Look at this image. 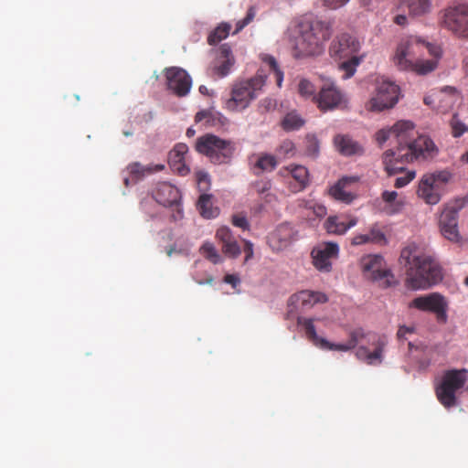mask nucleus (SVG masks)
Masks as SVG:
<instances>
[{
    "label": "nucleus",
    "instance_id": "20",
    "mask_svg": "<svg viewBox=\"0 0 468 468\" xmlns=\"http://www.w3.org/2000/svg\"><path fill=\"white\" fill-rule=\"evenodd\" d=\"M457 100V93L451 89L450 91L446 90H431L424 97L423 101L426 105L435 109L438 114L444 115L448 114L449 110L452 108Z\"/></svg>",
    "mask_w": 468,
    "mask_h": 468
},
{
    "label": "nucleus",
    "instance_id": "35",
    "mask_svg": "<svg viewBox=\"0 0 468 468\" xmlns=\"http://www.w3.org/2000/svg\"><path fill=\"white\" fill-rule=\"evenodd\" d=\"M398 193L396 191H384L382 199L390 207L389 213H398L402 209L403 202L397 201Z\"/></svg>",
    "mask_w": 468,
    "mask_h": 468
},
{
    "label": "nucleus",
    "instance_id": "22",
    "mask_svg": "<svg viewBox=\"0 0 468 468\" xmlns=\"http://www.w3.org/2000/svg\"><path fill=\"white\" fill-rule=\"evenodd\" d=\"M358 222L356 217L348 213L329 216L324 222V229L328 234L344 235Z\"/></svg>",
    "mask_w": 468,
    "mask_h": 468
},
{
    "label": "nucleus",
    "instance_id": "27",
    "mask_svg": "<svg viewBox=\"0 0 468 468\" xmlns=\"http://www.w3.org/2000/svg\"><path fill=\"white\" fill-rule=\"evenodd\" d=\"M334 144L336 150L345 156L364 154V148L358 143L354 142L349 135L336 134L334 138Z\"/></svg>",
    "mask_w": 468,
    "mask_h": 468
},
{
    "label": "nucleus",
    "instance_id": "7",
    "mask_svg": "<svg viewBox=\"0 0 468 468\" xmlns=\"http://www.w3.org/2000/svg\"><path fill=\"white\" fill-rule=\"evenodd\" d=\"M468 379L466 369L447 370L435 388V393L440 403L446 409L457 405V392L463 388Z\"/></svg>",
    "mask_w": 468,
    "mask_h": 468
},
{
    "label": "nucleus",
    "instance_id": "51",
    "mask_svg": "<svg viewBox=\"0 0 468 468\" xmlns=\"http://www.w3.org/2000/svg\"><path fill=\"white\" fill-rule=\"evenodd\" d=\"M414 328L413 327H408L405 325H402L399 328L397 332V336L399 340H406L407 335L413 334Z\"/></svg>",
    "mask_w": 468,
    "mask_h": 468
},
{
    "label": "nucleus",
    "instance_id": "4",
    "mask_svg": "<svg viewBox=\"0 0 468 468\" xmlns=\"http://www.w3.org/2000/svg\"><path fill=\"white\" fill-rule=\"evenodd\" d=\"M399 261L406 268L407 286L413 290L430 288L442 280L439 263L415 243L402 249Z\"/></svg>",
    "mask_w": 468,
    "mask_h": 468
},
{
    "label": "nucleus",
    "instance_id": "46",
    "mask_svg": "<svg viewBox=\"0 0 468 468\" xmlns=\"http://www.w3.org/2000/svg\"><path fill=\"white\" fill-rule=\"evenodd\" d=\"M276 106V101L271 99H264L261 101L260 109L261 113L264 114L266 112H270L272 109H274Z\"/></svg>",
    "mask_w": 468,
    "mask_h": 468
},
{
    "label": "nucleus",
    "instance_id": "29",
    "mask_svg": "<svg viewBox=\"0 0 468 468\" xmlns=\"http://www.w3.org/2000/svg\"><path fill=\"white\" fill-rule=\"evenodd\" d=\"M163 165H143L139 162H134L127 166V170L134 183L143 179L145 176L163 170Z\"/></svg>",
    "mask_w": 468,
    "mask_h": 468
},
{
    "label": "nucleus",
    "instance_id": "62",
    "mask_svg": "<svg viewBox=\"0 0 468 468\" xmlns=\"http://www.w3.org/2000/svg\"><path fill=\"white\" fill-rule=\"evenodd\" d=\"M195 134V131L192 129V128H188L187 131H186V135L188 137H191Z\"/></svg>",
    "mask_w": 468,
    "mask_h": 468
},
{
    "label": "nucleus",
    "instance_id": "12",
    "mask_svg": "<svg viewBox=\"0 0 468 468\" xmlns=\"http://www.w3.org/2000/svg\"><path fill=\"white\" fill-rule=\"evenodd\" d=\"M153 198L164 207L173 208L172 219L176 221L183 218L181 207V193L175 186L161 182L158 183L152 193Z\"/></svg>",
    "mask_w": 468,
    "mask_h": 468
},
{
    "label": "nucleus",
    "instance_id": "24",
    "mask_svg": "<svg viewBox=\"0 0 468 468\" xmlns=\"http://www.w3.org/2000/svg\"><path fill=\"white\" fill-rule=\"evenodd\" d=\"M417 195L426 204L436 205L441 198L442 190L439 184H434L433 177L423 175L419 183Z\"/></svg>",
    "mask_w": 468,
    "mask_h": 468
},
{
    "label": "nucleus",
    "instance_id": "23",
    "mask_svg": "<svg viewBox=\"0 0 468 468\" xmlns=\"http://www.w3.org/2000/svg\"><path fill=\"white\" fill-rule=\"evenodd\" d=\"M234 61L230 47L228 44L221 45L218 50V56L210 68V75L217 78L228 76Z\"/></svg>",
    "mask_w": 468,
    "mask_h": 468
},
{
    "label": "nucleus",
    "instance_id": "47",
    "mask_svg": "<svg viewBox=\"0 0 468 468\" xmlns=\"http://www.w3.org/2000/svg\"><path fill=\"white\" fill-rule=\"evenodd\" d=\"M232 224L242 229H247L249 228V222L244 216L234 215L232 217Z\"/></svg>",
    "mask_w": 468,
    "mask_h": 468
},
{
    "label": "nucleus",
    "instance_id": "44",
    "mask_svg": "<svg viewBox=\"0 0 468 468\" xmlns=\"http://www.w3.org/2000/svg\"><path fill=\"white\" fill-rule=\"evenodd\" d=\"M369 242L382 243L386 240L384 233L377 227H372L368 234H367Z\"/></svg>",
    "mask_w": 468,
    "mask_h": 468
},
{
    "label": "nucleus",
    "instance_id": "42",
    "mask_svg": "<svg viewBox=\"0 0 468 468\" xmlns=\"http://www.w3.org/2000/svg\"><path fill=\"white\" fill-rule=\"evenodd\" d=\"M452 134L457 138L462 136L464 133L468 132V126L458 119H452L451 121Z\"/></svg>",
    "mask_w": 468,
    "mask_h": 468
},
{
    "label": "nucleus",
    "instance_id": "39",
    "mask_svg": "<svg viewBox=\"0 0 468 468\" xmlns=\"http://www.w3.org/2000/svg\"><path fill=\"white\" fill-rule=\"evenodd\" d=\"M304 124L303 119H282L281 127L286 132H292L301 129Z\"/></svg>",
    "mask_w": 468,
    "mask_h": 468
},
{
    "label": "nucleus",
    "instance_id": "41",
    "mask_svg": "<svg viewBox=\"0 0 468 468\" xmlns=\"http://www.w3.org/2000/svg\"><path fill=\"white\" fill-rule=\"evenodd\" d=\"M424 176H430L433 177L434 184H439V186H441V190L443 186L447 184L451 178V173L445 170L425 174Z\"/></svg>",
    "mask_w": 468,
    "mask_h": 468
},
{
    "label": "nucleus",
    "instance_id": "33",
    "mask_svg": "<svg viewBox=\"0 0 468 468\" xmlns=\"http://www.w3.org/2000/svg\"><path fill=\"white\" fill-rule=\"evenodd\" d=\"M364 58L365 55L350 57L345 58L344 61L339 64V69L345 71V79H348L355 74L356 67L362 62Z\"/></svg>",
    "mask_w": 468,
    "mask_h": 468
},
{
    "label": "nucleus",
    "instance_id": "48",
    "mask_svg": "<svg viewBox=\"0 0 468 468\" xmlns=\"http://www.w3.org/2000/svg\"><path fill=\"white\" fill-rule=\"evenodd\" d=\"M279 151H280V153H282V154H283L285 155L293 154L294 144L291 141H284L280 145Z\"/></svg>",
    "mask_w": 468,
    "mask_h": 468
},
{
    "label": "nucleus",
    "instance_id": "6",
    "mask_svg": "<svg viewBox=\"0 0 468 468\" xmlns=\"http://www.w3.org/2000/svg\"><path fill=\"white\" fill-rule=\"evenodd\" d=\"M299 34L295 37L293 55L296 58L314 57L324 50V43L332 35L331 26L322 20L304 18L299 25Z\"/></svg>",
    "mask_w": 468,
    "mask_h": 468
},
{
    "label": "nucleus",
    "instance_id": "17",
    "mask_svg": "<svg viewBox=\"0 0 468 468\" xmlns=\"http://www.w3.org/2000/svg\"><path fill=\"white\" fill-rule=\"evenodd\" d=\"M279 175L287 179L286 183L292 193L304 190L310 183L308 169L301 165L283 166Z\"/></svg>",
    "mask_w": 468,
    "mask_h": 468
},
{
    "label": "nucleus",
    "instance_id": "16",
    "mask_svg": "<svg viewBox=\"0 0 468 468\" xmlns=\"http://www.w3.org/2000/svg\"><path fill=\"white\" fill-rule=\"evenodd\" d=\"M166 86L177 97H184L190 91L192 80L189 74L178 67L167 68L165 70Z\"/></svg>",
    "mask_w": 468,
    "mask_h": 468
},
{
    "label": "nucleus",
    "instance_id": "2",
    "mask_svg": "<svg viewBox=\"0 0 468 468\" xmlns=\"http://www.w3.org/2000/svg\"><path fill=\"white\" fill-rule=\"evenodd\" d=\"M297 324L303 327L308 340L322 349L346 352L355 348L363 340H367L374 350L370 351L368 347L361 346L357 348L356 356L371 366L380 365L383 362L384 350L388 345V337L384 335L366 333L362 328H356L349 333V340L346 343L334 344L317 335L313 319L299 316Z\"/></svg>",
    "mask_w": 468,
    "mask_h": 468
},
{
    "label": "nucleus",
    "instance_id": "30",
    "mask_svg": "<svg viewBox=\"0 0 468 468\" xmlns=\"http://www.w3.org/2000/svg\"><path fill=\"white\" fill-rule=\"evenodd\" d=\"M409 15L412 17H422L432 10L431 0H407Z\"/></svg>",
    "mask_w": 468,
    "mask_h": 468
},
{
    "label": "nucleus",
    "instance_id": "18",
    "mask_svg": "<svg viewBox=\"0 0 468 468\" xmlns=\"http://www.w3.org/2000/svg\"><path fill=\"white\" fill-rule=\"evenodd\" d=\"M339 247L335 242H325L313 249L311 256L314 266L320 271L332 270L331 260L338 256Z\"/></svg>",
    "mask_w": 468,
    "mask_h": 468
},
{
    "label": "nucleus",
    "instance_id": "50",
    "mask_svg": "<svg viewBox=\"0 0 468 468\" xmlns=\"http://www.w3.org/2000/svg\"><path fill=\"white\" fill-rule=\"evenodd\" d=\"M367 243H369V239L367 234H357L351 239V244L353 246H359Z\"/></svg>",
    "mask_w": 468,
    "mask_h": 468
},
{
    "label": "nucleus",
    "instance_id": "43",
    "mask_svg": "<svg viewBox=\"0 0 468 468\" xmlns=\"http://www.w3.org/2000/svg\"><path fill=\"white\" fill-rule=\"evenodd\" d=\"M298 90H299L300 94L304 97L312 96L314 92V85L312 84V82H310L307 80H302L299 82Z\"/></svg>",
    "mask_w": 468,
    "mask_h": 468
},
{
    "label": "nucleus",
    "instance_id": "1",
    "mask_svg": "<svg viewBox=\"0 0 468 468\" xmlns=\"http://www.w3.org/2000/svg\"><path fill=\"white\" fill-rule=\"evenodd\" d=\"M415 133L414 123L404 119L376 133V140L380 145L390 139L399 144L396 149L387 150L382 156L385 170L389 176L403 171L406 164L415 160H431L438 155L439 148L429 136L422 134L414 138Z\"/></svg>",
    "mask_w": 468,
    "mask_h": 468
},
{
    "label": "nucleus",
    "instance_id": "34",
    "mask_svg": "<svg viewBox=\"0 0 468 468\" xmlns=\"http://www.w3.org/2000/svg\"><path fill=\"white\" fill-rule=\"evenodd\" d=\"M230 25L228 23H222L217 27L207 37V42L210 45H216L221 40L225 39L230 31Z\"/></svg>",
    "mask_w": 468,
    "mask_h": 468
},
{
    "label": "nucleus",
    "instance_id": "37",
    "mask_svg": "<svg viewBox=\"0 0 468 468\" xmlns=\"http://www.w3.org/2000/svg\"><path fill=\"white\" fill-rule=\"evenodd\" d=\"M200 251L207 260L214 264L219 263L221 261L219 253L216 250L215 246L210 242H205L201 246Z\"/></svg>",
    "mask_w": 468,
    "mask_h": 468
},
{
    "label": "nucleus",
    "instance_id": "9",
    "mask_svg": "<svg viewBox=\"0 0 468 468\" xmlns=\"http://www.w3.org/2000/svg\"><path fill=\"white\" fill-rule=\"evenodd\" d=\"M439 23L455 37L468 39V5L447 6L441 12Z\"/></svg>",
    "mask_w": 468,
    "mask_h": 468
},
{
    "label": "nucleus",
    "instance_id": "54",
    "mask_svg": "<svg viewBox=\"0 0 468 468\" xmlns=\"http://www.w3.org/2000/svg\"><path fill=\"white\" fill-rule=\"evenodd\" d=\"M243 250L245 252V262H247L253 257V244L249 240H245Z\"/></svg>",
    "mask_w": 468,
    "mask_h": 468
},
{
    "label": "nucleus",
    "instance_id": "63",
    "mask_svg": "<svg viewBox=\"0 0 468 468\" xmlns=\"http://www.w3.org/2000/svg\"><path fill=\"white\" fill-rule=\"evenodd\" d=\"M174 250L175 249L173 247H170L166 251L167 255L170 257L173 254Z\"/></svg>",
    "mask_w": 468,
    "mask_h": 468
},
{
    "label": "nucleus",
    "instance_id": "11",
    "mask_svg": "<svg viewBox=\"0 0 468 468\" xmlns=\"http://www.w3.org/2000/svg\"><path fill=\"white\" fill-rule=\"evenodd\" d=\"M361 268L364 276L377 282L380 287L388 288L395 284V277L387 268L380 255H367L361 259Z\"/></svg>",
    "mask_w": 468,
    "mask_h": 468
},
{
    "label": "nucleus",
    "instance_id": "32",
    "mask_svg": "<svg viewBox=\"0 0 468 468\" xmlns=\"http://www.w3.org/2000/svg\"><path fill=\"white\" fill-rule=\"evenodd\" d=\"M197 208L200 215L206 218H214L218 215V209L212 205L211 196L203 194L197 201Z\"/></svg>",
    "mask_w": 468,
    "mask_h": 468
},
{
    "label": "nucleus",
    "instance_id": "31",
    "mask_svg": "<svg viewBox=\"0 0 468 468\" xmlns=\"http://www.w3.org/2000/svg\"><path fill=\"white\" fill-rule=\"evenodd\" d=\"M292 238V229L287 225L279 226L271 235L270 241L271 244L278 242L277 249L286 247Z\"/></svg>",
    "mask_w": 468,
    "mask_h": 468
},
{
    "label": "nucleus",
    "instance_id": "13",
    "mask_svg": "<svg viewBox=\"0 0 468 468\" xmlns=\"http://www.w3.org/2000/svg\"><path fill=\"white\" fill-rule=\"evenodd\" d=\"M409 306L420 311L435 314L440 323H446L447 321L448 303L440 293L432 292L416 297L410 303Z\"/></svg>",
    "mask_w": 468,
    "mask_h": 468
},
{
    "label": "nucleus",
    "instance_id": "19",
    "mask_svg": "<svg viewBox=\"0 0 468 468\" xmlns=\"http://www.w3.org/2000/svg\"><path fill=\"white\" fill-rule=\"evenodd\" d=\"M460 207L447 205L440 217V229L441 234L452 242H459L461 236L458 230V213Z\"/></svg>",
    "mask_w": 468,
    "mask_h": 468
},
{
    "label": "nucleus",
    "instance_id": "25",
    "mask_svg": "<svg viewBox=\"0 0 468 468\" xmlns=\"http://www.w3.org/2000/svg\"><path fill=\"white\" fill-rule=\"evenodd\" d=\"M216 238L221 243L222 252L229 258H237L241 253L240 246L228 227H220L216 232Z\"/></svg>",
    "mask_w": 468,
    "mask_h": 468
},
{
    "label": "nucleus",
    "instance_id": "36",
    "mask_svg": "<svg viewBox=\"0 0 468 468\" xmlns=\"http://www.w3.org/2000/svg\"><path fill=\"white\" fill-rule=\"evenodd\" d=\"M276 165L277 160L275 156L267 154H261L255 164V167L259 168L261 171H271Z\"/></svg>",
    "mask_w": 468,
    "mask_h": 468
},
{
    "label": "nucleus",
    "instance_id": "45",
    "mask_svg": "<svg viewBox=\"0 0 468 468\" xmlns=\"http://www.w3.org/2000/svg\"><path fill=\"white\" fill-rule=\"evenodd\" d=\"M415 175L416 174L414 171H407L404 176H399L396 178L395 186L398 188L405 186L415 177Z\"/></svg>",
    "mask_w": 468,
    "mask_h": 468
},
{
    "label": "nucleus",
    "instance_id": "26",
    "mask_svg": "<svg viewBox=\"0 0 468 468\" xmlns=\"http://www.w3.org/2000/svg\"><path fill=\"white\" fill-rule=\"evenodd\" d=\"M188 151V147L185 144H177L169 152L168 163L170 167L180 176H186L190 169L185 164V155Z\"/></svg>",
    "mask_w": 468,
    "mask_h": 468
},
{
    "label": "nucleus",
    "instance_id": "64",
    "mask_svg": "<svg viewBox=\"0 0 468 468\" xmlns=\"http://www.w3.org/2000/svg\"><path fill=\"white\" fill-rule=\"evenodd\" d=\"M131 180H132V178L130 179L129 177H125V178H124V180H123L124 185H125L126 186H129V185H130V181H131Z\"/></svg>",
    "mask_w": 468,
    "mask_h": 468
},
{
    "label": "nucleus",
    "instance_id": "56",
    "mask_svg": "<svg viewBox=\"0 0 468 468\" xmlns=\"http://www.w3.org/2000/svg\"><path fill=\"white\" fill-rule=\"evenodd\" d=\"M394 22L399 26H405L408 23V18L405 15H397L394 17Z\"/></svg>",
    "mask_w": 468,
    "mask_h": 468
},
{
    "label": "nucleus",
    "instance_id": "53",
    "mask_svg": "<svg viewBox=\"0 0 468 468\" xmlns=\"http://www.w3.org/2000/svg\"><path fill=\"white\" fill-rule=\"evenodd\" d=\"M324 5L328 6L332 9H336L338 7L346 5L349 0H323Z\"/></svg>",
    "mask_w": 468,
    "mask_h": 468
},
{
    "label": "nucleus",
    "instance_id": "60",
    "mask_svg": "<svg viewBox=\"0 0 468 468\" xmlns=\"http://www.w3.org/2000/svg\"><path fill=\"white\" fill-rule=\"evenodd\" d=\"M196 282L200 284V285H203V284H212L213 282H214V278L209 275L207 277V279L205 281H201V280H196Z\"/></svg>",
    "mask_w": 468,
    "mask_h": 468
},
{
    "label": "nucleus",
    "instance_id": "14",
    "mask_svg": "<svg viewBox=\"0 0 468 468\" xmlns=\"http://www.w3.org/2000/svg\"><path fill=\"white\" fill-rule=\"evenodd\" d=\"M317 106L322 111L343 109L347 105V98L332 80H326L315 97Z\"/></svg>",
    "mask_w": 468,
    "mask_h": 468
},
{
    "label": "nucleus",
    "instance_id": "21",
    "mask_svg": "<svg viewBox=\"0 0 468 468\" xmlns=\"http://www.w3.org/2000/svg\"><path fill=\"white\" fill-rule=\"evenodd\" d=\"M327 296L320 292L301 291L292 294L288 301L289 307L295 310L305 311L315 303L327 302Z\"/></svg>",
    "mask_w": 468,
    "mask_h": 468
},
{
    "label": "nucleus",
    "instance_id": "15",
    "mask_svg": "<svg viewBox=\"0 0 468 468\" xmlns=\"http://www.w3.org/2000/svg\"><path fill=\"white\" fill-rule=\"evenodd\" d=\"M360 48L361 44L356 37L348 33H342L337 35L331 42L329 54L335 60H342L359 56Z\"/></svg>",
    "mask_w": 468,
    "mask_h": 468
},
{
    "label": "nucleus",
    "instance_id": "52",
    "mask_svg": "<svg viewBox=\"0 0 468 468\" xmlns=\"http://www.w3.org/2000/svg\"><path fill=\"white\" fill-rule=\"evenodd\" d=\"M311 210H313L314 214L318 218H323L327 213L326 207L318 203H314Z\"/></svg>",
    "mask_w": 468,
    "mask_h": 468
},
{
    "label": "nucleus",
    "instance_id": "58",
    "mask_svg": "<svg viewBox=\"0 0 468 468\" xmlns=\"http://www.w3.org/2000/svg\"><path fill=\"white\" fill-rule=\"evenodd\" d=\"M199 92L203 95L210 96L212 97L214 95L213 90H209L207 86L201 85L199 86Z\"/></svg>",
    "mask_w": 468,
    "mask_h": 468
},
{
    "label": "nucleus",
    "instance_id": "55",
    "mask_svg": "<svg viewBox=\"0 0 468 468\" xmlns=\"http://www.w3.org/2000/svg\"><path fill=\"white\" fill-rule=\"evenodd\" d=\"M224 282L226 283H229V284H231L232 287H236L239 282H240V280L239 278L235 275V274H227L225 277H224Z\"/></svg>",
    "mask_w": 468,
    "mask_h": 468
},
{
    "label": "nucleus",
    "instance_id": "5",
    "mask_svg": "<svg viewBox=\"0 0 468 468\" xmlns=\"http://www.w3.org/2000/svg\"><path fill=\"white\" fill-rule=\"evenodd\" d=\"M263 66L259 69L256 76L241 81L234 86L231 98L226 101V107L229 111H241L248 107L250 102L257 97V92L265 84L267 75L272 73L279 87L283 80V72L280 69L277 61L272 56H262Z\"/></svg>",
    "mask_w": 468,
    "mask_h": 468
},
{
    "label": "nucleus",
    "instance_id": "57",
    "mask_svg": "<svg viewBox=\"0 0 468 468\" xmlns=\"http://www.w3.org/2000/svg\"><path fill=\"white\" fill-rule=\"evenodd\" d=\"M314 204V202L312 200L303 199L300 201L299 207L311 210Z\"/></svg>",
    "mask_w": 468,
    "mask_h": 468
},
{
    "label": "nucleus",
    "instance_id": "59",
    "mask_svg": "<svg viewBox=\"0 0 468 468\" xmlns=\"http://www.w3.org/2000/svg\"><path fill=\"white\" fill-rule=\"evenodd\" d=\"M197 177L198 184L208 181V176L204 172H198L197 174Z\"/></svg>",
    "mask_w": 468,
    "mask_h": 468
},
{
    "label": "nucleus",
    "instance_id": "10",
    "mask_svg": "<svg viewBox=\"0 0 468 468\" xmlns=\"http://www.w3.org/2000/svg\"><path fill=\"white\" fill-rule=\"evenodd\" d=\"M400 97V88L393 81L383 80L378 83L376 95L367 102L366 108L373 113H379L393 108Z\"/></svg>",
    "mask_w": 468,
    "mask_h": 468
},
{
    "label": "nucleus",
    "instance_id": "61",
    "mask_svg": "<svg viewBox=\"0 0 468 468\" xmlns=\"http://www.w3.org/2000/svg\"><path fill=\"white\" fill-rule=\"evenodd\" d=\"M461 160L464 163H468V151L462 155Z\"/></svg>",
    "mask_w": 468,
    "mask_h": 468
},
{
    "label": "nucleus",
    "instance_id": "49",
    "mask_svg": "<svg viewBox=\"0 0 468 468\" xmlns=\"http://www.w3.org/2000/svg\"><path fill=\"white\" fill-rule=\"evenodd\" d=\"M271 184L270 181L261 180V181L256 182V184H255L256 191L259 194H264V193L268 192L271 189Z\"/></svg>",
    "mask_w": 468,
    "mask_h": 468
},
{
    "label": "nucleus",
    "instance_id": "8",
    "mask_svg": "<svg viewBox=\"0 0 468 468\" xmlns=\"http://www.w3.org/2000/svg\"><path fill=\"white\" fill-rule=\"evenodd\" d=\"M196 150L207 155L215 164L228 163L234 152L229 141L222 140L214 134L199 137L196 143Z\"/></svg>",
    "mask_w": 468,
    "mask_h": 468
},
{
    "label": "nucleus",
    "instance_id": "40",
    "mask_svg": "<svg viewBox=\"0 0 468 468\" xmlns=\"http://www.w3.org/2000/svg\"><path fill=\"white\" fill-rule=\"evenodd\" d=\"M255 16H256V8H255V6H250L247 11L246 16L243 19H240L236 23V29L234 31V34L239 33L245 27H247L250 23H251L253 21Z\"/></svg>",
    "mask_w": 468,
    "mask_h": 468
},
{
    "label": "nucleus",
    "instance_id": "3",
    "mask_svg": "<svg viewBox=\"0 0 468 468\" xmlns=\"http://www.w3.org/2000/svg\"><path fill=\"white\" fill-rule=\"evenodd\" d=\"M441 55L440 47L426 42L419 37L410 36L400 40L393 61L401 70L417 75H427L437 68Z\"/></svg>",
    "mask_w": 468,
    "mask_h": 468
},
{
    "label": "nucleus",
    "instance_id": "28",
    "mask_svg": "<svg viewBox=\"0 0 468 468\" xmlns=\"http://www.w3.org/2000/svg\"><path fill=\"white\" fill-rule=\"evenodd\" d=\"M358 181L356 176H345L338 180V182L333 186L329 193L336 200L349 204L353 201L354 196L352 193L345 189L346 186L349 183Z\"/></svg>",
    "mask_w": 468,
    "mask_h": 468
},
{
    "label": "nucleus",
    "instance_id": "38",
    "mask_svg": "<svg viewBox=\"0 0 468 468\" xmlns=\"http://www.w3.org/2000/svg\"><path fill=\"white\" fill-rule=\"evenodd\" d=\"M306 154L315 156L319 153V141L314 134H307L305 137Z\"/></svg>",
    "mask_w": 468,
    "mask_h": 468
}]
</instances>
